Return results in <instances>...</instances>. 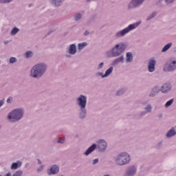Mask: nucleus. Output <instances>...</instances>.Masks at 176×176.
<instances>
[{
  "mask_svg": "<svg viewBox=\"0 0 176 176\" xmlns=\"http://www.w3.org/2000/svg\"><path fill=\"white\" fill-rule=\"evenodd\" d=\"M45 71H46V66L44 64L36 65L31 71V76L33 78H40L45 74Z\"/></svg>",
  "mask_w": 176,
  "mask_h": 176,
  "instance_id": "obj_1",
  "label": "nucleus"
},
{
  "mask_svg": "<svg viewBox=\"0 0 176 176\" xmlns=\"http://www.w3.org/2000/svg\"><path fill=\"white\" fill-rule=\"evenodd\" d=\"M22 118L23 110L21 109H15L8 115V119L10 122H17V120H20Z\"/></svg>",
  "mask_w": 176,
  "mask_h": 176,
  "instance_id": "obj_2",
  "label": "nucleus"
},
{
  "mask_svg": "<svg viewBox=\"0 0 176 176\" xmlns=\"http://www.w3.org/2000/svg\"><path fill=\"white\" fill-rule=\"evenodd\" d=\"M129 162H130V155H129V154L126 153L120 154L116 160V162L120 166L127 164Z\"/></svg>",
  "mask_w": 176,
  "mask_h": 176,
  "instance_id": "obj_3",
  "label": "nucleus"
},
{
  "mask_svg": "<svg viewBox=\"0 0 176 176\" xmlns=\"http://www.w3.org/2000/svg\"><path fill=\"white\" fill-rule=\"evenodd\" d=\"M126 49V45L124 44H117L114 48L112 49L111 53L114 57H118L120 56Z\"/></svg>",
  "mask_w": 176,
  "mask_h": 176,
  "instance_id": "obj_4",
  "label": "nucleus"
},
{
  "mask_svg": "<svg viewBox=\"0 0 176 176\" xmlns=\"http://www.w3.org/2000/svg\"><path fill=\"white\" fill-rule=\"evenodd\" d=\"M140 24V22H137L135 23L131 24L126 28L118 32L117 33L116 36H124V35H126V34H127V32H130V31H131V30H134V29L137 28L138 25H139Z\"/></svg>",
  "mask_w": 176,
  "mask_h": 176,
  "instance_id": "obj_5",
  "label": "nucleus"
},
{
  "mask_svg": "<svg viewBox=\"0 0 176 176\" xmlns=\"http://www.w3.org/2000/svg\"><path fill=\"white\" fill-rule=\"evenodd\" d=\"M77 102L81 109H85L86 108V103L87 102V98L80 95V97L77 98Z\"/></svg>",
  "mask_w": 176,
  "mask_h": 176,
  "instance_id": "obj_6",
  "label": "nucleus"
},
{
  "mask_svg": "<svg viewBox=\"0 0 176 176\" xmlns=\"http://www.w3.org/2000/svg\"><path fill=\"white\" fill-rule=\"evenodd\" d=\"M176 69V61L173 60L172 63H169L166 67L164 68V71H174Z\"/></svg>",
  "mask_w": 176,
  "mask_h": 176,
  "instance_id": "obj_7",
  "label": "nucleus"
},
{
  "mask_svg": "<svg viewBox=\"0 0 176 176\" xmlns=\"http://www.w3.org/2000/svg\"><path fill=\"white\" fill-rule=\"evenodd\" d=\"M98 147L99 151H105V148H107V142L102 140H99Z\"/></svg>",
  "mask_w": 176,
  "mask_h": 176,
  "instance_id": "obj_8",
  "label": "nucleus"
},
{
  "mask_svg": "<svg viewBox=\"0 0 176 176\" xmlns=\"http://www.w3.org/2000/svg\"><path fill=\"white\" fill-rule=\"evenodd\" d=\"M171 89V85L170 84H164L161 88V91L162 93H168Z\"/></svg>",
  "mask_w": 176,
  "mask_h": 176,
  "instance_id": "obj_9",
  "label": "nucleus"
},
{
  "mask_svg": "<svg viewBox=\"0 0 176 176\" xmlns=\"http://www.w3.org/2000/svg\"><path fill=\"white\" fill-rule=\"evenodd\" d=\"M135 173H137V168H135V166L129 167L126 171V174L129 176H133Z\"/></svg>",
  "mask_w": 176,
  "mask_h": 176,
  "instance_id": "obj_10",
  "label": "nucleus"
},
{
  "mask_svg": "<svg viewBox=\"0 0 176 176\" xmlns=\"http://www.w3.org/2000/svg\"><path fill=\"white\" fill-rule=\"evenodd\" d=\"M156 65V61L155 60H151L148 63V71L149 72H153L155 71V65Z\"/></svg>",
  "mask_w": 176,
  "mask_h": 176,
  "instance_id": "obj_11",
  "label": "nucleus"
},
{
  "mask_svg": "<svg viewBox=\"0 0 176 176\" xmlns=\"http://www.w3.org/2000/svg\"><path fill=\"white\" fill-rule=\"evenodd\" d=\"M58 170H59L58 166L54 165L51 167V168L48 171V174L49 175L52 174H57V173H58Z\"/></svg>",
  "mask_w": 176,
  "mask_h": 176,
  "instance_id": "obj_12",
  "label": "nucleus"
},
{
  "mask_svg": "<svg viewBox=\"0 0 176 176\" xmlns=\"http://www.w3.org/2000/svg\"><path fill=\"white\" fill-rule=\"evenodd\" d=\"M145 0H133L131 2V5L134 6V8L137 6H140Z\"/></svg>",
  "mask_w": 176,
  "mask_h": 176,
  "instance_id": "obj_13",
  "label": "nucleus"
},
{
  "mask_svg": "<svg viewBox=\"0 0 176 176\" xmlns=\"http://www.w3.org/2000/svg\"><path fill=\"white\" fill-rule=\"evenodd\" d=\"M96 144H92L85 153V155H86V156H87L88 155H90V153H91V152H93V151H94V149H96Z\"/></svg>",
  "mask_w": 176,
  "mask_h": 176,
  "instance_id": "obj_14",
  "label": "nucleus"
},
{
  "mask_svg": "<svg viewBox=\"0 0 176 176\" xmlns=\"http://www.w3.org/2000/svg\"><path fill=\"white\" fill-rule=\"evenodd\" d=\"M69 52L70 54H75L76 53V45L75 44L71 45Z\"/></svg>",
  "mask_w": 176,
  "mask_h": 176,
  "instance_id": "obj_15",
  "label": "nucleus"
},
{
  "mask_svg": "<svg viewBox=\"0 0 176 176\" xmlns=\"http://www.w3.org/2000/svg\"><path fill=\"white\" fill-rule=\"evenodd\" d=\"M126 63H131L133 61V54L131 52L126 53Z\"/></svg>",
  "mask_w": 176,
  "mask_h": 176,
  "instance_id": "obj_16",
  "label": "nucleus"
},
{
  "mask_svg": "<svg viewBox=\"0 0 176 176\" xmlns=\"http://www.w3.org/2000/svg\"><path fill=\"white\" fill-rule=\"evenodd\" d=\"M113 71V67H110L106 72L104 75L102 76V78H105L107 76H109V75H111V74H112V72Z\"/></svg>",
  "mask_w": 176,
  "mask_h": 176,
  "instance_id": "obj_17",
  "label": "nucleus"
},
{
  "mask_svg": "<svg viewBox=\"0 0 176 176\" xmlns=\"http://www.w3.org/2000/svg\"><path fill=\"white\" fill-rule=\"evenodd\" d=\"M176 135L175 130L174 129H170L167 133L166 137L170 138Z\"/></svg>",
  "mask_w": 176,
  "mask_h": 176,
  "instance_id": "obj_18",
  "label": "nucleus"
},
{
  "mask_svg": "<svg viewBox=\"0 0 176 176\" xmlns=\"http://www.w3.org/2000/svg\"><path fill=\"white\" fill-rule=\"evenodd\" d=\"M171 45L172 44L170 43H168L164 47L162 52H167V50H168L171 47Z\"/></svg>",
  "mask_w": 176,
  "mask_h": 176,
  "instance_id": "obj_19",
  "label": "nucleus"
},
{
  "mask_svg": "<svg viewBox=\"0 0 176 176\" xmlns=\"http://www.w3.org/2000/svg\"><path fill=\"white\" fill-rule=\"evenodd\" d=\"M52 3H54L55 6H60L61 0H52Z\"/></svg>",
  "mask_w": 176,
  "mask_h": 176,
  "instance_id": "obj_20",
  "label": "nucleus"
},
{
  "mask_svg": "<svg viewBox=\"0 0 176 176\" xmlns=\"http://www.w3.org/2000/svg\"><path fill=\"white\" fill-rule=\"evenodd\" d=\"M86 116V110L82 109V111L80 113V118H81V119H83V118H85Z\"/></svg>",
  "mask_w": 176,
  "mask_h": 176,
  "instance_id": "obj_21",
  "label": "nucleus"
},
{
  "mask_svg": "<svg viewBox=\"0 0 176 176\" xmlns=\"http://www.w3.org/2000/svg\"><path fill=\"white\" fill-rule=\"evenodd\" d=\"M173 102H174V99H170V100L166 102V103L165 104L166 108L170 107V105H171L173 104Z\"/></svg>",
  "mask_w": 176,
  "mask_h": 176,
  "instance_id": "obj_22",
  "label": "nucleus"
},
{
  "mask_svg": "<svg viewBox=\"0 0 176 176\" xmlns=\"http://www.w3.org/2000/svg\"><path fill=\"white\" fill-rule=\"evenodd\" d=\"M19 32V28H14L12 31H11V35H16Z\"/></svg>",
  "mask_w": 176,
  "mask_h": 176,
  "instance_id": "obj_23",
  "label": "nucleus"
},
{
  "mask_svg": "<svg viewBox=\"0 0 176 176\" xmlns=\"http://www.w3.org/2000/svg\"><path fill=\"white\" fill-rule=\"evenodd\" d=\"M17 167H19V164L15 162V163H13L11 166V168L12 170H16V168H17Z\"/></svg>",
  "mask_w": 176,
  "mask_h": 176,
  "instance_id": "obj_24",
  "label": "nucleus"
},
{
  "mask_svg": "<svg viewBox=\"0 0 176 176\" xmlns=\"http://www.w3.org/2000/svg\"><path fill=\"white\" fill-rule=\"evenodd\" d=\"M86 43H79L78 44V49L82 50L83 49V47H85L86 46Z\"/></svg>",
  "mask_w": 176,
  "mask_h": 176,
  "instance_id": "obj_25",
  "label": "nucleus"
},
{
  "mask_svg": "<svg viewBox=\"0 0 176 176\" xmlns=\"http://www.w3.org/2000/svg\"><path fill=\"white\" fill-rule=\"evenodd\" d=\"M124 58L123 56H120V58L115 60V63H120V61L122 63Z\"/></svg>",
  "mask_w": 176,
  "mask_h": 176,
  "instance_id": "obj_26",
  "label": "nucleus"
},
{
  "mask_svg": "<svg viewBox=\"0 0 176 176\" xmlns=\"http://www.w3.org/2000/svg\"><path fill=\"white\" fill-rule=\"evenodd\" d=\"M25 56L26 57H31L32 56V52L31 51H28L25 53Z\"/></svg>",
  "mask_w": 176,
  "mask_h": 176,
  "instance_id": "obj_27",
  "label": "nucleus"
},
{
  "mask_svg": "<svg viewBox=\"0 0 176 176\" xmlns=\"http://www.w3.org/2000/svg\"><path fill=\"white\" fill-rule=\"evenodd\" d=\"M82 16L80 15V14H78L75 16V20L78 21V20H80Z\"/></svg>",
  "mask_w": 176,
  "mask_h": 176,
  "instance_id": "obj_28",
  "label": "nucleus"
},
{
  "mask_svg": "<svg viewBox=\"0 0 176 176\" xmlns=\"http://www.w3.org/2000/svg\"><path fill=\"white\" fill-rule=\"evenodd\" d=\"M12 0H0L1 3H9Z\"/></svg>",
  "mask_w": 176,
  "mask_h": 176,
  "instance_id": "obj_29",
  "label": "nucleus"
},
{
  "mask_svg": "<svg viewBox=\"0 0 176 176\" xmlns=\"http://www.w3.org/2000/svg\"><path fill=\"white\" fill-rule=\"evenodd\" d=\"M16 60H17V59L16 58L12 57L10 59V63H16Z\"/></svg>",
  "mask_w": 176,
  "mask_h": 176,
  "instance_id": "obj_30",
  "label": "nucleus"
},
{
  "mask_svg": "<svg viewBox=\"0 0 176 176\" xmlns=\"http://www.w3.org/2000/svg\"><path fill=\"white\" fill-rule=\"evenodd\" d=\"M155 16H156V13L153 12V13L151 14V16H148V17L147 18V21H148V20H151V19H153V17H155Z\"/></svg>",
  "mask_w": 176,
  "mask_h": 176,
  "instance_id": "obj_31",
  "label": "nucleus"
},
{
  "mask_svg": "<svg viewBox=\"0 0 176 176\" xmlns=\"http://www.w3.org/2000/svg\"><path fill=\"white\" fill-rule=\"evenodd\" d=\"M153 91L154 93H159L160 89H159L158 87H155L153 88Z\"/></svg>",
  "mask_w": 176,
  "mask_h": 176,
  "instance_id": "obj_32",
  "label": "nucleus"
},
{
  "mask_svg": "<svg viewBox=\"0 0 176 176\" xmlns=\"http://www.w3.org/2000/svg\"><path fill=\"white\" fill-rule=\"evenodd\" d=\"M152 109V107H151V105H148L146 107V111L147 112H151V110Z\"/></svg>",
  "mask_w": 176,
  "mask_h": 176,
  "instance_id": "obj_33",
  "label": "nucleus"
},
{
  "mask_svg": "<svg viewBox=\"0 0 176 176\" xmlns=\"http://www.w3.org/2000/svg\"><path fill=\"white\" fill-rule=\"evenodd\" d=\"M65 142V139H59L58 140V144H64V142Z\"/></svg>",
  "mask_w": 176,
  "mask_h": 176,
  "instance_id": "obj_34",
  "label": "nucleus"
},
{
  "mask_svg": "<svg viewBox=\"0 0 176 176\" xmlns=\"http://www.w3.org/2000/svg\"><path fill=\"white\" fill-rule=\"evenodd\" d=\"M165 2H166V3H173V2H174V0H165Z\"/></svg>",
  "mask_w": 176,
  "mask_h": 176,
  "instance_id": "obj_35",
  "label": "nucleus"
},
{
  "mask_svg": "<svg viewBox=\"0 0 176 176\" xmlns=\"http://www.w3.org/2000/svg\"><path fill=\"white\" fill-rule=\"evenodd\" d=\"M98 163V159H95L93 160V164H97Z\"/></svg>",
  "mask_w": 176,
  "mask_h": 176,
  "instance_id": "obj_36",
  "label": "nucleus"
},
{
  "mask_svg": "<svg viewBox=\"0 0 176 176\" xmlns=\"http://www.w3.org/2000/svg\"><path fill=\"white\" fill-rule=\"evenodd\" d=\"M120 94H123V91L122 90H120V91L117 92V96H120Z\"/></svg>",
  "mask_w": 176,
  "mask_h": 176,
  "instance_id": "obj_37",
  "label": "nucleus"
},
{
  "mask_svg": "<svg viewBox=\"0 0 176 176\" xmlns=\"http://www.w3.org/2000/svg\"><path fill=\"white\" fill-rule=\"evenodd\" d=\"M102 67H104V63H100L98 66V68H102Z\"/></svg>",
  "mask_w": 176,
  "mask_h": 176,
  "instance_id": "obj_38",
  "label": "nucleus"
},
{
  "mask_svg": "<svg viewBox=\"0 0 176 176\" xmlns=\"http://www.w3.org/2000/svg\"><path fill=\"white\" fill-rule=\"evenodd\" d=\"M10 101H12V98L10 97L7 99V102L9 103Z\"/></svg>",
  "mask_w": 176,
  "mask_h": 176,
  "instance_id": "obj_39",
  "label": "nucleus"
},
{
  "mask_svg": "<svg viewBox=\"0 0 176 176\" xmlns=\"http://www.w3.org/2000/svg\"><path fill=\"white\" fill-rule=\"evenodd\" d=\"M3 105V101L0 100V107H2Z\"/></svg>",
  "mask_w": 176,
  "mask_h": 176,
  "instance_id": "obj_40",
  "label": "nucleus"
},
{
  "mask_svg": "<svg viewBox=\"0 0 176 176\" xmlns=\"http://www.w3.org/2000/svg\"><path fill=\"white\" fill-rule=\"evenodd\" d=\"M85 35H89V32L86 31V32H85Z\"/></svg>",
  "mask_w": 176,
  "mask_h": 176,
  "instance_id": "obj_41",
  "label": "nucleus"
},
{
  "mask_svg": "<svg viewBox=\"0 0 176 176\" xmlns=\"http://www.w3.org/2000/svg\"><path fill=\"white\" fill-rule=\"evenodd\" d=\"M38 162L39 164H41V161L39 160H38Z\"/></svg>",
  "mask_w": 176,
  "mask_h": 176,
  "instance_id": "obj_42",
  "label": "nucleus"
},
{
  "mask_svg": "<svg viewBox=\"0 0 176 176\" xmlns=\"http://www.w3.org/2000/svg\"><path fill=\"white\" fill-rule=\"evenodd\" d=\"M87 2H90V0H87Z\"/></svg>",
  "mask_w": 176,
  "mask_h": 176,
  "instance_id": "obj_43",
  "label": "nucleus"
}]
</instances>
